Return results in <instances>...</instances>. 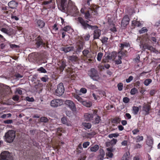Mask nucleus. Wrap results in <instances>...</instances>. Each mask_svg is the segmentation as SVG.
I'll return each mask as SVG.
<instances>
[{
    "instance_id": "9",
    "label": "nucleus",
    "mask_w": 160,
    "mask_h": 160,
    "mask_svg": "<svg viewBox=\"0 0 160 160\" xmlns=\"http://www.w3.org/2000/svg\"><path fill=\"white\" fill-rule=\"evenodd\" d=\"M130 19L128 15H125L122 20L121 26L122 27H125L129 23Z\"/></svg>"
},
{
    "instance_id": "46",
    "label": "nucleus",
    "mask_w": 160,
    "mask_h": 160,
    "mask_svg": "<svg viewBox=\"0 0 160 160\" xmlns=\"http://www.w3.org/2000/svg\"><path fill=\"white\" fill-rule=\"evenodd\" d=\"M90 143L88 142H84L83 144V147L84 148H87L89 145Z\"/></svg>"
},
{
    "instance_id": "24",
    "label": "nucleus",
    "mask_w": 160,
    "mask_h": 160,
    "mask_svg": "<svg viewBox=\"0 0 160 160\" xmlns=\"http://www.w3.org/2000/svg\"><path fill=\"white\" fill-rule=\"evenodd\" d=\"M61 121L63 124H66L68 126L70 125L69 123H67V121L66 118L64 117H62L61 118Z\"/></svg>"
},
{
    "instance_id": "42",
    "label": "nucleus",
    "mask_w": 160,
    "mask_h": 160,
    "mask_svg": "<svg viewBox=\"0 0 160 160\" xmlns=\"http://www.w3.org/2000/svg\"><path fill=\"white\" fill-rule=\"evenodd\" d=\"M147 31L148 30L146 28L143 27L139 30V32L140 33H143L147 32Z\"/></svg>"
},
{
    "instance_id": "35",
    "label": "nucleus",
    "mask_w": 160,
    "mask_h": 160,
    "mask_svg": "<svg viewBox=\"0 0 160 160\" xmlns=\"http://www.w3.org/2000/svg\"><path fill=\"white\" fill-rule=\"evenodd\" d=\"M117 142V140L116 139H112L109 142L106 143V144L108 145V143L111 144L112 145L115 144Z\"/></svg>"
},
{
    "instance_id": "47",
    "label": "nucleus",
    "mask_w": 160,
    "mask_h": 160,
    "mask_svg": "<svg viewBox=\"0 0 160 160\" xmlns=\"http://www.w3.org/2000/svg\"><path fill=\"white\" fill-rule=\"evenodd\" d=\"M150 45L147 44H145L143 45L142 48L144 50L146 49H149V48H150Z\"/></svg>"
},
{
    "instance_id": "38",
    "label": "nucleus",
    "mask_w": 160,
    "mask_h": 160,
    "mask_svg": "<svg viewBox=\"0 0 160 160\" xmlns=\"http://www.w3.org/2000/svg\"><path fill=\"white\" fill-rule=\"evenodd\" d=\"M118 58H119L118 60L115 61V63L117 64H120L122 63V61H121V59H122L121 56H118Z\"/></svg>"
},
{
    "instance_id": "12",
    "label": "nucleus",
    "mask_w": 160,
    "mask_h": 160,
    "mask_svg": "<svg viewBox=\"0 0 160 160\" xmlns=\"http://www.w3.org/2000/svg\"><path fill=\"white\" fill-rule=\"evenodd\" d=\"M18 3L17 2L12 1L10 2L8 4L9 7L12 9H15L17 6Z\"/></svg>"
},
{
    "instance_id": "55",
    "label": "nucleus",
    "mask_w": 160,
    "mask_h": 160,
    "mask_svg": "<svg viewBox=\"0 0 160 160\" xmlns=\"http://www.w3.org/2000/svg\"><path fill=\"white\" fill-rule=\"evenodd\" d=\"M133 79V77L132 76H130L128 78L126 79V81L127 82H129Z\"/></svg>"
},
{
    "instance_id": "51",
    "label": "nucleus",
    "mask_w": 160,
    "mask_h": 160,
    "mask_svg": "<svg viewBox=\"0 0 160 160\" xmlns=\"http://www.w3.org/2000/svg\"><path fill=\"white\" fill-rule=\"evenodd\" d=\"M26 99L27 101L30 102H32L34 101V99L33 98H30L28 97L26 98Z\"/></svg>"
},
{
    "instance_id": "4",
    "label": "nucleus",
    "mask_w": 160,
    "mask_h": 160,
    "mask_svg": "<svg viewBox=\"0 0 160 160\" xmlns=\"http://www.w3.org/2000/svg\"><path fill=\"white\" fill-rule=\"evenodd\" d=\"M64 91V88L63 83H61L57 86V89L55 90V94L57 96H61L63 93Z\"/></svg>"
},
{
    "instance_id": "15",
    "label": "nucleus",
    "mask_w": 160,
    "mask_h": 160,
    "mask_svg": "<svg viewBox=\"0 0 160 160\" xmlns=\"http://www.w3.org/2000/svg\"><path fill=\"white\" fill-rule=\"evenodd\" d=\"M74 47L72 46L68 47L65 48H62L61 50L64 52L65 53L69 52L73 50Z\"/></svg>"
},
{
    "instance_id": "29",
    "label": "nucleus",
    "mask_w": 160,
    "mask_h": 160,
    "mask_svg": "<svg viewBox=\"0 0 160 160\" xmlns=\"http://www.w3.org/2000/svg\"><path fill=\"white\" fill-rule=\"evenodd\" d=\"M83 48V44L82 43H81L79 45H78L77 48V51L80 52Z\"/></svg>"
},
{
    "instance_id": "10",
    "label": "nucleus",
    "mask_w": 160,
    "mask_h": 160,
    "mask_svg": "<svg viewBox=\"0 0 160 160\" xmlns=\"http://www.w3.org/2000/svg\"><path fill=\"white\" fill-rule=\"evenodd\" d=\"M66 1V0H61L60 5L59 8L63 12L65 11V8L67 7Z\"/></svg>"
},
{
    "instance_id": "58",
    "label": "nucleus",
    "mask_w": 160,
    "mask_h": 160,
    "mask_svg": "<svg viewBox=\"0 0 160 160\" xmlns=\"http://www.w3.org/2000/svg\"><path fill=\"white\" fill-rule=\"evenodd\" d=\"M19 97L18 95H15L12 98V99L15 101H18L19 100Z\"/></svg>"
},
{
    "instance_id": "45",
    "label": "nucleus",
    "mask_w": 160,
    "mask_h": 160,
    "mask_svg": "<svg viewBox=\"0 0 160 160\" xmlns=\"http://www.w3.org/2000/svg\"><path fill=\"white\" fill-rule=\"evenodd\" d=\"M118 89L119 91H121L123 88V84L122 83H119L118 85Z\"/></svg>"
},
{
    "instance_id": "61",
    "label": "nucleus",
    "mask_w": 160,
    "mask_h": 160,
    "mask_svg": "<svg viewBox=\"0 0 160 160\" xmlns=\"http://www.w3.org/2000/svg\"><path fill=\"white\" fill-rule=\"evenodd\" d=\"M148 50H151V51H152L153 52H155L156 51H157V50L155 48H154L151 46H150V48H149Z\"/></svg>"
},
{
    "instance_id": "57",
    "label": "nucleus",
    "mask_w": 160,
    "mask_h": 160,
    "mask_svg": "<svg viewBox=\"0 0 160 160\" xmlns=\"http://www.w3.org/2000/svg\"><path fill=\"white\" fill-rule=\"evenodd\" d=\"M15 76L18 79H19V78H22L23 77V76L21 75L19 73L15 74Z\"/></svg>"
},
{
    "instance_id": "34",
    "label": "nucleus",
    "mask_w": 160,
    "mask_h": 160,
    "mask_svg": "<svg viewBox=\"0 0 160 160\" xmlns=\"http://www.w3.org/2000/svg\"><path fill=\"white\" fill-rule=\"evenodd\" d=\"M103 56V53L102 52H99L97 55V59L98 61H100Z\"/></svg>"
},
{
    "instance_id": "16",
    "label": "nucleus",
    "mask_w": 160,
    "mask_h": 160,
    "mask_svg": "<svg viewBox=\"0 0 160 160\" xmlns=\"http://www.w3.org/2000/svg\"><path fill=\"white\" fill-rule=\"evenodd\" d=\"M37 24L39 28H42L45 25V23L44 21L41 20H37Z\"/></svg>"
},
{
    "instance_id": "5",
    "label": "nucleus",
    "mask_w": 160,
    "mask_h": 160,
    "mask_svg": "<svg viewBox=\"0 0 160 160\" xmlns=\"http://www.w3.org/2000/svg\"><path fill=\"white\" fill-rule=\"evenodd\" d=\"M90 77L94 80H97L99 79V76L97 71L94 68H92L89 73Z\"/></svg>"
},
{
    "instance_id": "28",
    "label": "nucleus",
    "mask_w": 160,
    "mask_h": 160,
    "mask_svg": "<svg viewBox=\"0 0 160 160\" xmlns=\"http://www.w3.org/2000/svg\"><path fill=\"white\" fill-rule=\"evenodd\" d=\"M73 96L75 98L77 99L78 101L82 103L83 101L82 99L81 98V97L77 94H74Z\"/></svg>"
},
{
    "instance_id": "27",
    "label": "nucleus",
    "mask_w": 160,
    "mask_h": 160,
    "mask_svg": "<svg viewBox=\"0 0 160 160\" xmlns=\"http://www.w3.org/2000/svg\"><path fill=\"white\" fill-rule=\"evenodd\" d=\"M73 96L75 98L77 99L78 101L82 103L83 101L82 99L81 98V97L77 94H74Z\"/></svg>"
},
{
    "instance_id": "8",
    "label": "nucleus",
    "mask_w": 160,
    "mask_h": 160,
    "mask_svg": "<svg viewBox=\"0 0 160 160\" xmlns=\"http://www.w3.org/2000/svg\"><path fill=\"white\" fill-rule=\"evenodd\" d=\"M35 41L36 42V44L37 45V47L38 48L41 46H42L45 45V43L43 42V41L40 36H38L35 39Z\"/></svg>"
},
{
    "instance_id": "14",
    "label": "nucleus",
    "mask_w": 160,
    "mask_h": 160,
    "mask_svg": "<svg viewBox=\"0 0 160 160\" xmlns=\"http://www.w3.org/2000/svg\"><path fill=\"white\" fill-rule=\"evenodd\" d=\"M84 117L86 121H91L92 119L93 115L92 114L86 113L84 114Z\"/></svg>"
},
{
    "instance_id": "53",
    "label": "nucleus",
    "mask_w": 160,
    "mask_h": 160,
    "mask_svg": "<svg viewBox=\"0 0 160 160\" xmlns=\"http://www.w3.org/2000/svg\"><path fill=\"white\" fill-rule=\"evenodd\" d=\"M108 40V38L106 37H104L103 38L101 41L102 43H105L107 42Z\"/></svg>"
},
{
    "instance_id": "20",
    "label": "nucleus",
    "mask_w": 160,
    "mask_h": 160,
    "mask_svg": "<svg viewBox=\"0 0 160 160\" xmlns=\"http://www.w3.org/2000/svg\"><path fill=\"white\" fill-rule=\"evenodd\" d=\"M130 153L129 152H126L122 156L121 160H129Z\"/></svg>"
},
{
    "instance_id": "56",
    "label": "nucleus",
    "mask_w": 160,
    "mask_h": 160,
    "mask_svg": "<svg viewBox=\"0 0 160 160\" xmlns=\"http://www.w3.org/2000/svg\"><path fill=\"white\" fill-rule=\"evenodd\" d=\"M12 120H5L4 121L5 123L11 124L12 123Z\"/></svg>"
},
{
    "instance_id": "26",
    "label": "nucleus",
    "mask_w": 160,
    "mask_h": 160,
    "mask_svg": "<svg viewBox=\"0 0 160 160\" xmlns=\"http://www.w3.org/2000/svg\"><path fill=\"white\" fill-rule=\"evenodd\" d=\"M1 30L2 32H3L5 33H6V34H8L9 36H10L11 35L10 33L9 32V31L5 28H2L1 29Z\"/></svg>"
},
{
    "instance_id": "37",
    "label": "nucleus",
    "mask_w": 160,
    "mask_h": 160,
    "mask_svg": "<svg viewBox=\"0 0 160 160\" xmlns=\"http://www.w3.org/2000/svg\"><path fill=\"white\" fill-rule=\"evenodd\" d=\"M137 92V89L135 88H133L132 89L130 92L131 94L132 95H134Z\"/></svg>"
},
{
    "instance_id": "7",
    "label": "nucleus",
    "mask_w": 160,
    "mask_h": 160,
    "mask_svg": "<svg viewBox=\"0 0 160 160\" xmlns=\"http://www.w3.org/2000/svg\"><path fill=\"white\" fill-rule=\"evenodd\" d=\"M63 103L62 100L61 99H56L52 100L50 105L51 107H56L62 105Z\"/></svg>"
},
{
    "instance_id": "48",
    "label": "nucleus",
    "mask_w": 160,
    "mask_h": 160,
    "mask_svg": "<svg viewBox=\"0 0 160 160\" xmlns=\"http://www.w3.org/2000/svg\"><path fill=\"white\" fill-rule=\"evenodd\" d=\"M116 55V53L115 52H113L112 53L110 57H111V58H112V59L114 60Z\"/></svg>"
},
{
    "instance_id": "62",
    "label": "nucleus",
    "mask_w": 160,
    "mask_h": 160,
    "mask_svg": "<svg viewBox=\"0 0 160 160\" xmlns=\"http://www.w3.org/2000/svg\"><path fill=\"white\" fill-rule=\"evenodd\" d=\"M89 51L88 50H84L82 52V53L84 56H86L88 53Z\"/></svg>"
},
{
    "instance_id": "63",
    "label": "nucleus",
    "mask_w": 160,
    "mask_h": 160,
    "mask_svg": "<svg viewBox=\"0 0 160 160\" xmlns=\"http://www.w3.org/2000/svg\"><path fill=\"white\" fill-rule=\"evenodd\" d=\"M107 156L110 158H112V157L113 154L111 152H108L107 154Z\"/></svg>"
},
{
    "instance_id": "43",
    "label": "nucleus",
    "mask_w": 160,
    "mask_h": 160,
    "mask_svg": "<svg viewBox=\"0 0 160 160\" xmlns=\"http://www.w3.org/2000/svg\"><path fill=\"white\" fill-rule=\"evenodd\" d=\"M38 71H40L42 73H46L47 72L46 70L44 68L42 67H41L39 68H38Z\"/></svg>"
},
{
    "instance_id": "23",
    "label": "nucleus",
    "mask_w": 160,
    "mask_h": 160,
    "mask_svg": "<svg viewBox=\"0 0 160 160\" xmlns=\"http://www.w3.org/2000/svg\"><path fill=\"white\" fill-rule=\"evenodd\" d=\"M82 103L83 105L88 107H90L92 105V103L91 102L83 100L82 101Z\"/></svg>"
},
{
    "instance_id": "1",
    "label": "nucleus",
    "mask_w": 160,
    "mask_h": 160,
    "mask_svg": "<svg viewBox=\"0 0 160 160\" xmlns=\"http://www.w3.org/2000/svg\"><path fill=\"white\" fill-rule=\"evenodd\" d=\"M78 21L80 23L82 27L84 29H87L88 28L92 30L96 29L98 28L96 26H92L88 23V21H85L82 18L79 17L78 18Z\"/></svg>"
},
{
    "instance_id": "40",
    "label": "nucleus",
    "mask_w": 160,
    "mask_h": 160,
    "mask_svg": "<svg viewBox=\"0 0 160 160\" xmlns=\"http://www.w3.org/2000/svg\"><path fill=\"white\" fill-rule=\"evenodd\" d=\"M100 118L99 116H97L95 119V124H98L100 120Z\"/></svg>"
},
{
    "instance_id": "32",
    "label": "nucleus",
    "mask_w": 160,
    "mask_h": 160,
    "mask_svg": "<svg viewBox=\"0 0 160 160\" xmlns=\"http://www.w3.org/2000/svg\"><path fill=\"white\" fill-rule=\"evenodd\" d=\"M83 125L86 128L90 129L91 127V125L89 123H83Z\"/></svg>"
},
{
    "instance_id": "18",
    "label": "nucleus",
    "mask_w": 160,
    "mask_h": 160,
    "mask_svg": "<svg viewBox=\"0 0 160 160\" xmlns=\"http://www.w3.org/2000/svg\"><path fill=\"white\" fill-rule=\"evenodd\" d=\"M68 59L72 62H75L78 60V57L76 56L72 55L68 57Z\"/></svg>"
},
{
    "instance_id": "41",
    "label": "nucleus",
    "mask_w": 160,
    "mask_h": 160,
    "mask_svg": "<svg viewBox=\"0 0 160 160\" xmlns=\"http://www.w3.org/2000/svg\"><path fill=\"white\" fill-rule=\"evenodd\" d=\"M143 140V137L142 136H138L137 137L136 139V142H140V141H142Z\"/></svg>"
},
{
    "instance_id": "11",
    "label": "nucleus",
    "mask_w": 160,
    "mask_h": 160,
    "mask_svg": "<svg viewBox=\"0 0 160 160\" xmlns=\"http://www.w3.org/2000/svg\"><path fill=\"white\" fill-rule=\"evenodd\" d=\"M98 28L94 29V33L93 38L94 39L99 38L101 35V30L98 29Z\"/></svg>"
},
{
    "instance_id": "54",
    "label": "nucleus",
    "mask_w": 160,
    "mask_h": 160,
    "mask_svg": "<svg viewBox=\"0 0 160 160\" xmlns=\"http://www.w3.org/2000/svg\"><path fill=\"white\" fill-rule=\"evenodd\" d=\"M71 29V27L69 26H67L64 27L63 28V30L65 31H69Z\"/></svg>"
},
{
    "instance_id": "22",
    "label": "nucleus",
    "mask_w": 160,
    "mask_h": 160,
    "mask_svg": "<svg viewBox=\"0 0 160 160\" xmlns=\"http://www.w3.org/2000/svg\"><path fill=\"white\" fill-rule=\"evenodd\" d=\"M99 146L98 145H96L93 147H91L90 148V150L92 152H95L97 151L99 149Z\"/></svg>"
},
{
    "instance_id": "31",
    "label": "nucleus",
    "mask_w": 160,
    "mask_h": 160,
    "mask_svg": "<svg viewBox=\"0 0 160 160\" xmlns=\"http://www.w3.org/2000/svg\"><path fill=\"white\" fill-rule=\"evenodd\" d=\"M133 110L134 111V113L135 114H136L138 113L139 111L138 107L136 106H134L133 107Z\"/></svg>"
},
{
    "instance_id": "33",
    "label": "nucleus",
    "mask_w": 160,
    "mask_h": 160,
    "mask_svg": "<svg viewBox=\"0 0 160 160\" xmlns=\"http://www.w3.org/2000/svg\"><path fill=\"white\" fill-rule=\"evenodd\" d=\"M132 24L137 27H139L141 26V23L139 22L136 21H133Z\"/></svg>"
},
{
    "instance_id": "39",
    "label": "nucleus",
    "mask_w": 160,
    "mask_h": 160,
    "mask_svg": "<svg viewBox=\"0 0 160 160\" xmlns=\"http://www.w3.org/2000/svg\"><path fill=\"white\" fill-rule=\"evenodd\" d=\"M119 136V134L118 133H113L109 134L108 137L110 138H112L113 137H117Z\"/></svg>"
},
{
    "instance_id": "36",
    "label": "nucleus",
    "mask_w": 160,
    "mask_h": 160,
    "mask_svg": "<svg viewBox=\"0 0 160 160\" xmlns=\"http://www.w3.org/2000/svg\"><path fill=\"white\" fill-rule=\"evenodd\" d=\"M40 121L41 122H46L48 121V119L45 117H42L40 118Z\"/></svg>"
},
{
    "instance_id": "3",
    "label": "nucleus",
    "mask_w": 160,
    "mask_h": 160,
    "mask_svg": "<svg viewBox=\"0 0 160 160\" xmlns=\"http://www.w3.org/2000/svg\"><path fill=\"white\" fill-rule=\"evenodd\" d=\"M12 157L11 153L7 151L2 152L0 155V160H12Z\"/></svg>"
},
{
    "instance_id": "49",
    "label": "nucleus",
    "mask_w": 160,
    "mask_h": 160,
    "mask_svg": "<svg viewBox=\"0 0 160 160\" xmlns=\"http://www.w3.org/2000/svg\"><path fill=\"white\" fill-rule=\"evenodd\" d=\"M100 156H104L105 155V152L102 149H100L99 150Z\"/></svg>"
},
{
    "instance_id": "21",
    "label": "nucleus",
    "mask_w": 160,
    "mask_h": 160,
    "mask_svg": "<svg viewBox=\"0 0 160 160\" xmlns=\"http://www.w3.org/2000/svg\"><path fill=\"white\" fill-rule=\"evenodd\" d=\"M60 65L59 66V69L61 72H62L64 70L66 66V62L64 61L60 63Z\"/></svg>"
},
{
    "instance_id": "64",
    "label": "nucleus",
    "mask_w": 160,
    "mask_h": 160,
    "mask_svg": "<svg viewBox=\"0 0 160 160\" xmlns=\"http://www.w3.org/2000/svg\"><path fill=\"white\" fill-rule=\"evenodd\" d=\"M125 116L128 119H130L131 118V115L128 113H126L125 114Z\"/></svg>"
},
{
    "instance_id": "50",
    "label": "nucleus",
    "mask_w": 160,
    "mask_h": 160,
    "mask_svg": "<svg viewBox=\"0 0 160 160\" xmlns=\"http://www.w3.org/2000/svg\"><path fill=\"white\" fill-rule=\"evenodd\" d=\"M41 80L43 82H46L48 81V78L47 77H43L41 78Z\"/></svg>"
},
{
    "instance_id": "60",
    "label": "nucleus",
    "mask_w": 160,
    "mask_h": 160,
    "mask_svg": "<svg viewBox=\"0 0 160 160\" xmlns=\"http://www.w3.org/2000/svg\"><path fill=\"white\" fill-rule=\"evenodd\" d=\"M72 3V1L70 0H69V1H68V5H67V3L66 2V4L67 5V7L65 8V9L68 7H70L71 6Z\"/></svg>"
},
{
    "instance_id": "6",
    "label": "nucleus",
    "mask_w": 160,
    "mask_h": 160,
    "mask_svg": "<svg viewBox=\"0 0 160 160\" xmlns=\"http://www.w3.org/2000/svg\"><path fill=\"white\" fill-rule=\"evenodd\" d=\"M65 104L73 112L76 111V108L75 105L72 101L67 100L65 101Z\"/></svg>"
},
{
    "instance_id": "13",
    "label": "nucleus",
    "mask_w": 160,
    "mask_h": 160,
    "mask_svg": "<svg viewBox=\"0 0 160 160\" xmlns=\"http://www.w3.org/2000/svg\"><path fill=\"white\" fill-rule=\"evenodd\" d=\"M150 108V105L148 104H144L143 106L142 110L146 112V114H148L149 113Z\"/></svg>"
},
{
    "instance_id": "30",
    "label": "nucleus",
    "mask_w": 160,
    "mask_h": 160,
    "mask_svg": "<svg viewBox=\"0 0 160 160\" xmlns=\"http://www.w3.org/2000/svg\"><path fill=\"white\" fill-rule=\"evenodd\" d=\"M121 119L119 118H116L112 120V122L113 123H119Z\"/></svg>"
},
{
    "instance_id": "52",
    "label": "nucleus",
    "mask_w": 160,
    "mask_h": 160,
    "mask_svg": "<svg viewBox=\"0 0 160 160\" xmlns=\"http://www.w3.org/2000/svg\"><path fill=\"white\" fill-rule=\"evenodd\" d=\"M129 101V98L128 97H124L123 98V101L125 103H128Z\"/></svg>"
},
{
    "instance_id": "17",
    "label": "nucleus",
    "mask_w": 160,
    "mask_h": 160,
    "mask_svg": "<svg viewBox=\"0 0 160 160\" xmlns=\"http://www.w3.org/2000/svg\"><path fill=\"white\" fill-rule=\"evenodd\" d=\"M146 143L149 146H152L153 144V140L152 138L150 137H148Z\"/></svg>"
},
{
    "instance_id": "44",
    "label": "nucleus",
    "mask_w": 160,
    "mask_h": 160,
    "mask_svg": "<svg viewBox=\"0 0 160 160\" xmlns=\"http://www.w3.org/2000/svg\"><path fill=\"white\" fill-rule=\"evenodd\" d=\"M90 14L89 11H88L85 13V18L86 19H88L90 18Z\"/></svg>"
},
{
    "instance_id": "2",
    "label": "nucleus",
    "mask_w": 160,
    "mask_h": 160,
    "mask_svg": "<svg viewBox=\"0 0 160 160\" xmlns=\"http://www.w3.org/2000/svg\"><path fill=\"white\" fill-rule=\"evenodd\" d=\"M5 141L8 143L12 142L15 137V132L13 130H9L5 134Z\"/></svg>"
},
{
    "instance_id": "25",
    "label": "nucleus",
    "mask_w": 160,
    "mask_h": 160,
    "mask_svg": "<svg viewBox=\"0 0 160 160\" xmlns=\"http://www.w3.org/2000/svg\"><path fill=\"white\" fill-rule=\"evenodd\" d=\"M152 80L151 79H147L144 81V83L145 85L148 86L152 82Z\"/></svg>"
},
{
    "instance_id": "19",
    "label": "nucleus",
    "mask_w": 160,
    "mask_h": 160,
    "mask_svg": "<svg viewBox=\"0 0 160 160\" xmlns=\"http://www.w3.org/2000/svg\"><path fill=\"white\" fill-rule=\"evenodd\" d=\"M112 59V58L109 55H107V56H104L102 60V62H109V60Z\"/></svg>"
},
{
    "instance_id": "59",
    "label": "nucleus",
    "mask_w": 160,
    "mask_h": 160,
    "mask_svg": "<svg viewBox=\"0 0 160 160\" xmlns=\"http://www.w3.org/2000/svg\"><path fill=\"white\" fill-rule=\"evenodd\" d=\"M80 92L83 93H85L87 92V90L85 88H82L80 90Z\"/></svg>"
}]
</instances>
